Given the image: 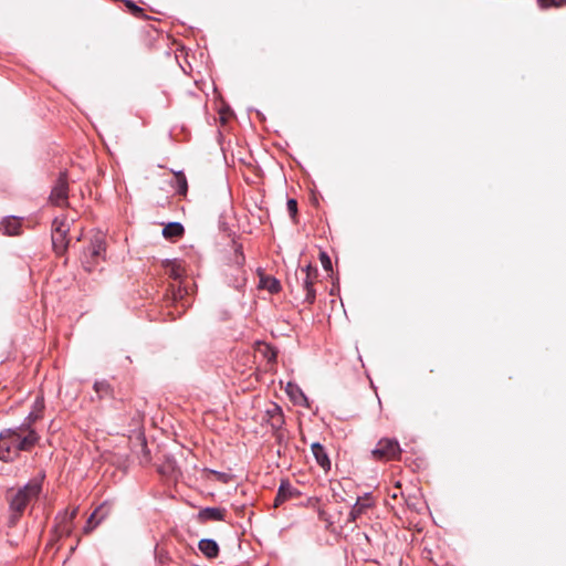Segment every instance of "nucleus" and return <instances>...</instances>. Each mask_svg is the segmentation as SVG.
Here are the masks:
<instances>
[{
	"label": "nucleus",
	"instance_id": "obj_28",
	"mask_svg": "<svg viewBox=\"0 0 566 566\" xmlns=\"http://www.w3.org/2000/svg\"><path fill=\"white\" fill-rule=\"evenodd\" d=\"M69 229L66 226H65V220L64 219H59V218H55L53 220V224H52V230H55V229Z\"/></svg>",
	"mask_w": 566,
	"mask_h": 566
},
{
	"label": "nucleus",
	"instance_id": "obj_21",
	"mask_svg": "<svg viewBox=\"0 0 566 566\" xmlns=\"http://www.w3.org/2000/svg\"><path fill=\"white\" fill-rule=\"evenodd\" d=\"M260 352L269 363H273L276 360L277 350L274 347L268 344H261Z\"/></svg>",
	"mask_w": 566,
	"mask_h": 566
},
{
	"label": "nucleus",
	"instance_id": "obj_19",
	"mask_svg": "<svg viewBox=\"0 0 566 566\" xmlns=\"http://www.w3.org/2000/svg\"><path fill=\"white\" fill-rule=\"evenodd\" d=\"M175 188L179 195H186V192H187V189H188L187 179H186V176L181 171H179L175 175Z\"/></svg>",
	"mask_w": 566,
	"mask_h": 566
},
{
	"label": "nucleus",
	"instance_id": "obj_5",
	"mask_svg": "<svg viewBox=\"0 0 566 566\" xmlns=\"http://www.w3.org/2000/svg\"><path fill=\"white\" fill-rule=\"evenodd\" d=\"M69 198V184L66 172H61L50 195L52 205L63 207L67 205Z\"/></svg>",
	"mask_w": 566,
	"mask_h": 566
},
{
	"label": "nucleus",
	"instance_id": "obj_30",
	"mask_svg": "<svg viewBox=\"0 0 566 566\" xmlns=\"http://www.w3.org/2000/svg\"><path fill=\"white\" fill-rule=\"evenodd\" d=\"M212 474L216 475V478L219 481L227 482L228 474L219 471H212Z\"/></svg>",
	"mask_w": 566,
	"mask_h": 566
},
{
	"label": "nucleus",
	"instance_id": "obj_10",
	"mask_svg": "<svg viewBox=\"0 0 566 566\" xmlns=\"http://www.w3.org/2000/svg\"><path fill=\"white\" fill-rule=\"evenodd\" d=\"M67 232L69 229H55L52 230V245L56 254H63L67 249Z\"/></svg>",
	"mask_w": 566,
	"mask_h": 566
},
{
	"label": "nucleus",
	"instance_id": "obj_31",
	"mask_svg": "<svg viewBox=\"0 0 566 566\" xmlns=\"http://www.w3.org/2000/svg\"><path fill=\"white\" fill-rule=\"evenodd\" d=\"M177 297H182V295H181V291H180V290L178 291V295H177V294H175V300H176Z\"/></svg>",
	"mask_w": 566,
	"mask_h": 566
},
{
	"label": "nucleus",
	"instance_id": "obj_26",
	"mask_svg": "<svg viewBox=\"0 0 566 566\" xmlns=\"http://www.w3.org/2000/svg\"><path fill=\"white\" fill-rule=\"evenodd\" d=\"M289 213L294 217L297 212V201L295 199H289L286 202Z\"/></svg>",
	"mask_w": 566,
	"mask_h": 566
},
{
	"label": "nucleus",
	"instance_id": "obj_29",
	"mask_svg": "<svg viewBox=\"0 0 566 566\" xmlns=\"http://www.w3.org/2000/svg\"><path fill=\"white\" fill-rule=\"evenodd\" d=\"M280 290V282L275 279L272 280L271 284L269 285L270 292H277Z\"/></svg>",
	"mask_w": 566,
	"mask_h": 566
},
{
	"label": "nucleus",
	"instance_id": "obj_2",
	"mask_svg": "<svg viewBox=\"0 0 566 566\" xmlns=\"http://www.w3.org/2000/svg\"><path fill=\"white\" fill-rule=\"evenodd\" d=\"M44 478L45 473L43 471L39 472L25 485L18 489L14 494L10 496V510L12 512L10 518L12 524L19 520L30 503L38 500L42 492Z\"/></svg>",
	"mask_w": 566,
	"mask_h": 566
},
{
	"label": "nucleus",
	"instance_id": "obj_11",
	"mask_svg": "<svg viewBox=\"0 0 566 566\" xmlns=\"http://www.w3.org/2000/svg\"><path fill=\"white\" fill-rule=\"evenodd\" d=\"M371 505L373 501L369 493H366L363 497H358L349 512V521L356 522Z\"/></svg>",
	"mask_w": 566,
	"mask_h": 566
},
{
	"label": "nucleus",
	"instance_id": "obj_23",
	"mask_svg": "<svg viewBox=\"0 0 566 566\" xmlns=\"http://www.w3.org/2000/svg\"><path fill=\"white\" fill-rule=\"evenodd\" d=\"M537 3L543 9L553 7H563L566 4V0H537Z\"/></svg>",
	"mask_w": 566,
	"mask_h": 566
},
{
	"label": "nucleus",
	"instance_id": "obj_6",
	"mask_svg": "<svg viewBox=\"0 0 566 566\" xmlns=\"http://www.w3.org/2000/svg\"><path fill=\"white\" fill-rule=\"evenodd\" d=\"M400 447L397 440L381 439L373 451L375 458L391 460L400 454Z\"/></svg>",
	"mask_w": 566,
	"mask_h": 566
},
{
	"label": "nucleus",
	"instance_id": "obj_7",
	"mask_svg": "<svg viewBox=\"0 0 566 566\" xmlns=\"http://www.w3.org/2000/svg\"><path fill=\"white\" fill-rule=\"evenodd\" d=\"M265 420L272 428L273 433L276 437V439L281 440L282 439L281 430L285 423L282 408L276 403H272L265 411Z\"/></svg>",
	"mask_w": 566,
	"mask_h": 566
},
{
	"label": "nucleus",
	"instance_id": "obj_18",
	"mask_svg": "<svg viewBox=\"0 0 566 566\" xmlns=\"http://www.w3.org/2000/svg\"><path fill=\"white\" fill-rule=\"evenodd\" d=\"M94 390L99 399L109 396L112 392V388L108 381L106 380H97L94 384Z\"/></svg>",
	"mask_w": 566,
	"mask_h": 566
},
{
	"label": "nucleus",
	"instance_id": "obj_22",
	"mask_svg": "<svg viewBox=\"0 0 566 566\" xmlns=\"http://www.w3.org/2000/svg\"><path fill=\"white\" fill-rule=\"evenodd\" d=\"M57 520V528L61 535L69 536L73 530V522H69L67 520L56 518Z\"/></svg>",
	"mask_w": 566,
	"mask_h": 566
},
{
	"label": "nucleus",
	"instance_id": "obj_1",
	"mask_svg": "<svg viewBox=\"0 0 566 566\" xmlns=\"http://www.w3.org/2000/svg\"><path fill=\"white\" fill-rule=\"evenodd\" d=\"M40 437L34 429L19 426L14 429H7L0 433V460L11 462L20 451H28L33 448Z\"/></svg>",
	"mask_w": 566,
	"mask_h": 566
},
{
	"label": "nucleus",
	"instance_id": "obj_13",
	"mask_svg": "<svg viewBox=\"0 0 566 566\" xmlns=\"http://www.w3.org/2000/svg\"><path fill=\"white\" fill-rule=\"evenodd\" d=\"M226 509L222 507H205L199 511V518L202 521H224Z\"/></svg>",
	"mask_w": 566,
	"mask_h": 566
},
{
	"label": "nucleus",
	"instance_id": "obj_25",
	"mask_svg": "<svg viewBox=\"0 0 566 566\" xmlns=\"http://www.w3.org/2000/svg\"><path fill=\"white\" fill-rule=\"evenodd\" d=\"M319 259H321V263H322L324 270H326V271L332 270V261L325 252H321Z\"/></svg>",
	"mask_w": 566,
	"mask_h": 566
},
{
	"label": "nucleus",
	"instance_id": "obj_3",
	"mask_svg": "<svg viewBox=\"0 0 566 566\" xmlns=\"http://www.w3.org/2000/svg\"><path fill=\"white\" fill-rule=\"evenodd\" d=\"M318 270L312 264L302 266L296 271V280L305 292L304 302L307 304H313L316 300V291L313 285L316 282Z\"/></svg>",
	"mask_w": 566,
	"mask_h": 566
},
{
	"label": "nucleus",
	"instance_id": "obj_16",
	"mask_svg": "<svg viewBox=\"0 0 566 566\" xmlns=\"http://www.w3.org/2000/svg\"><path fill=\"white\" fill-rule=\"evenodd\" d=\"M4 234L17 235L21 228V221L15 217H7L0 224Z\"/></svg>",
	"mask_w": 566,
	"mask_h": 566
},
{
	"label": "nucleus",
	"instance_id": "obj_14",
	"mask_svg": "<svg viewBox=\"0 0 566 566\" xmlns=\"http://www.w3.org/2000/svg\"><path fill=\"white\" fill-rule=\"evenodd\" d=\"M198 547L207 558H216L219 555V546L214 539L203 538L199 541Z\"/></svg>",
	"mask_w": 566,
	"mask_h": 566
},
{
	"label": "nucleus",
	"instance_id": "obj_24",
	"mask_svg": "<svg viewBox=\"0 0 566 566\" xmlns=\"http://www.w3.org/2000/svg\"><path fill=\"white\" fill-rule=\"evenodd\" d=\"M77 511H78L77 507H75L71 512H69V511L61 512L57 514L56 518H63V520H67L69 522H73V520L77 515Z\"/></svg>",
	"mask_w": 566,
	"mask_h": 566
},
{
	"label": "nucleus",
	"instance_id": "obj_8",
	"mask_svg": "<svg viewBox=\"0 0 566 566\" xmlns=\"http://www.w3.org/2000/svg\"><path fill=\"white\" fill-rule=\"evenodd\" d=\"M112 511V505L108 502L102 503L96 510L90 515L84 532L90 533L93 531L102 521H104Z\"/></svg>",
	"mask_w": 566,
	"mask_h": 566
},
{
	"label": "nucleus",
	"instance_id": "obj_15",
	"mask_svg": "<svg viewBox=\"0 0 566 566\" xmlns=\"http://www.w3.org/2000/svg\"><path fill=\"white\" fill-rule=\"evenodd\" d=\"M44 408V402L42 398H36L33 405V410L28 415L24 422L21 426H24L25 428L29 427V429H32V424L42 417V411Z\"/></svg>",
	"mask_w": 566,
	"mask_h": 566
},
{
	"label": "nucleus",
	"instance_id": "obj_17",
	"mask_svg": "<svg viewBox=\"0 0 566 566\" xmlns=\"http://www.w3.org/2000/svg\"><path fill=\"white\" fill-rule=\"evenodd\" d=\"M184 227L179 222H170L163 229V235L167 239L181 237Z\"/></svg>",
	"mask_w": 566,
	"mask_h": 566
},
{
	"label": "nucleus",
	"instance_id": "obj_9",
	"mask_svg": "<svg viewBox=\"0 0 566 566\" xmlns=\"http://www.w3.org/2000/svg\"><path fill=\"white\" fill-rule=\"evenodd\" d=\"M300 492L290 483L289 480H282L277 490L274 505L279 506L289 499L297 496Z\"/></svg>",
	"mask_w": 566,
	"mask_h": 566
},
{
	"label": "nucleus",
	"instance_id": "obj_20",
	"mask_svg": "<svg viewBox=\"0 0 566 566\" xmlns=\"http://www.w3.org/2000/svg\"><path fill=\"white\" fill-rule=\"evenodd\" d=\"M90 252L93 258H98L105 252V243L102 239L96 238L91 242Z\"/></svg>",
	"mask_w": 566,
	"mask_h": 566
},
{
	"label": "nucleus",
	"instance_id": "obj_12",
	"mask_svg": "<svg viewBox=\"0 0 566 566\" xmlns=\"http://www.w3.org/2000/svg\"><path fill=\"white\" fill-rule=\"evenodd\" d=\"M312 453L317 464L325 471L331 469V460L325 448L319 442H314L311 446Z\"/></svg>",
	"mask_w": 566,
	"mask_h": 566
},
{
	"label": "nucleus",
	"instance_id": "obj_27",
	"mask_svg": "<svg viewBox=\"0 0 566 566\" xmlns=\"http://www.w3.org/2000/svg\"><path fill=\"white\" fill-rule=\"evenodd\" d=\"M125 4L127 8L130 9V11L134 13V14H138V13H142L143 12V9L139 8L136 3H134L132 0H126L125 1Z\"/></svg>",
	"mask_w": 566,
	"mask_h": 566
},
{
	"label": "nucleus",
	"instance_id": "obj_4",
	"mask_svg": "<svg viewBox=\"0 0 566 566\" xmlns=\"http://www.w3.org/2000/svg\"><path fill=\"white\" fill-rule=\"evenodd\" d=\"M234 263L235 266L232 268L233 273L232 279H228L229 285H232L235 289H240L244 285L247 279H245V271L243 270L244 264V254L242 251V247H237L234 250Z\"/></svg>",
	"mask_w": 566,
	"mask_h": 566
}]
</instances>
